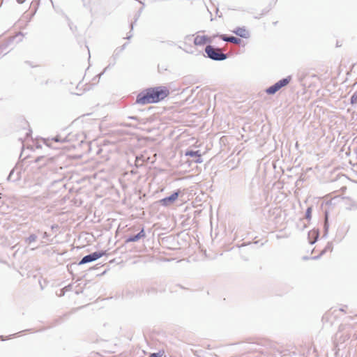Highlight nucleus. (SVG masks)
Instances as JSON below:
<instances>
[{
	"label": "nucleus",
	"instance_id": "obj_10",
	"mask_svg": "<svg viewBox=\"0 0 357 357\" xmlns=\"http://www.w3.org/2000/svg\"><path fill=\"white\" fill-rule=\"evenodd\" d=\"M220 38L227 42L233 43L234 44H239L241 43V39L234 37V36H226L225 35H221Z\"/></svg>",
	"mask_w": 357,
	"mask_h": 357
},
{
	"label": "nucleus",
	"instance_id": "obj_4",
	"mask_svg": "<svg viewBox=\"0 0 357 357\" xmlns=\"http://www.w3.org/2000/svg\"><path fill=\"white\" fill-rule=\"evenodd\" d=\"M105 255V252H96L91 255H86L82 258L80 261L79 264H84L88 262L95 261Z\"/></svg>",
	"mask_w": 357,
	"mask_h": 357
},
{
	"label": "nucleus",
	"instance_id": "obj_5",
	"mask_svg": "<svg viewBox=\"0 0 357 357\" xmlns=\"http://www.w3.org/2000/svg\"><path fill=\"white\" fill-rule=\"evenodd\" d=\"M179 192H175L168 197L163 198L160 200V203L165 206H167L169 204L174 202L178 197Z\"/></svg>",
	"mask_w": 357,
	"mask_h": 357
},
{
	"label": "nucleus",
	"instance_id": "obj_3",
	"mask_svg": "<svg viewBox=\"0 0 357 357\" xmlns=\"http://www.w3.org/2000/svg\"><path fill=\"white\" fill-rule=\"evenodd\" d=\"M291 80V77L290 76L284 78L282 79H280L278 82H276L273 86H271L268 89H266V92L268 94H274L277 91H278L280 89H282L284 86H286L289 84V82Z\"/></svg>",
	"mask_w": 357,
	"mask_h": 357
},
{
	"label": "nucleus",
	"instance_id": "obj_9",
	"mask_svg": "<svg viewBox=\"0 0 357 357\" xmlns=\"http://www.w3.org/2000/svg\"><path fill=\"white\" fill-rule=\"evenodd\" d=\"M234 33L242 38H248L249 36L248 31L243 27L237 28L235 31H234Z\"/></svg>",
	"mask_w": 357,
	"mask_h": 357
},
{
	"label": "nucleus",
	"instance_id": "obj_2",
	"mask_svg": "<svg viewBox=\"0 0 357 357\" xmlns=\"http://www.w3.org/2000/svg\"><path fill=\"white\" fill-rule=\"evenodd\" d=\"M205 52L208 56L213 60L222 61L227 58L226 54L221 52L220 49H216L211 45L206 47Z\"/></svg>",
	"mask_w": 357,
	"mask_h": 357
},
{
	"label": "nucleus",
	"instance_id": "obj_8",
	"mask_svg": "<svg viewBox=\"0 0 357 357\" xmlns=\"http://www.w3.org/2000/svg\"><path fill=\"white\" fill-rule=\"evenodd\" d=\"M145 236V232L144 229H142L139 233L134 236H131L126 240V243L135 242L137 241L139 238Z\"/></svg>",
	"mask_w": 357,
	"mask_h": 357
},
{
	"label": "nucleus",
	"instance_id": "obj_14",
	"mask_svg": "<svg viewBox=\"0 0 357 357\" xmlns=\"http://www.w3.org/2000/svg\"><path fill=\"white\" fill-rule=\"evenodd\" d=\"M310 211H311V208H309L307 209V214H310Z\"/></svg>",
	"mask_w": 357,
	"mask_h": 357
},
{
	"label": "nucleus",
	"instance_id": "obj_7",
	"mask_svg": "<svg viewBox=\"0 0 357 357\" xmlns=\"http://www.w3.org/2000/svg\"><path fill=\"white\" fill-rule=\"evenodd\" d=\"M185 155L196 158V160H195V162L196 163H202V154L199 151H188L185 153Z\"/></svg>",
	"mask_w": 357,
	"mask_h": 357
},
{
	"label": "nucleus",
	"instance_id": "obj_1",
	"mask_svg": "<svg viewBox=\"0 0 357 357\" xmlns=\"http://www.w3.org/2000/svg\"><path fill=\"white\" fill-rule=\"evenodd\" d=\"M169 95V90L164 86L148 88L140 92L136 102L140 105L156 103L165 100Z\"/></svg>",
	"mask_w": 357,
	"mask_h": 357
},
{
	"label": "nucleus",
	"instance_id": "obj_13",
	"mask_svg": "<svg viewBox=\"0 0 357 357\" xmlns=\"http://www.w3.org/2000/svg\"><path fill=\"white\" fill-rule=\"evenodd\" d=\"M351 103L352 105L357 103V93H354L351 98Z\"/></svg>",
	"mask_w": 357,
	"mask_h": 357
},
{
	"label": "nucleus",
	"instance_id": "obj_11",
	"mask_svg": "<svg viewBox=\"0 0 357 357\" xmlns=\"http://www.w3.org/2000/svg\"><path fill=\"white\" fill-rule=\"evenodd\" d=\"M308 235L310 239V243H313L317 238L319 234L317 231L313 229L309 231Z\"/></svg>",
	"mask_w": 357,
	"mask_h": 357
},
{
	"label": "nucleus",
	"instance_id": "obj_6",
	"mask_svg": "<svg viewBox=\"0 0 357 357\" xmlns=\"http://www.w3.org/2000/svg\"><path fill=\"white\" fill-rule=\"evenodd\" d=\"M208 42H210L209 38L204 35H198L194 39L195 45H204Z\"/></svg>",
	"mask_w": 357,
	"mask_h": 357
},
{
	"label": "nucleus",
	"instance_id": "obj_12",
	"mask_svg": "<svg viewBox=\"0 0 357 357\" xmlns=\"http://www.w3.org/2000/svg\"><path fill=\"white\" fill-rule=\"evenodd\" d=\"M165 354L164 351H160L158 353H153L150 355L149 357H162Z\"/></svg>",
	"mask_w": 357,
	"mask_h": 357
}]
</instances>
